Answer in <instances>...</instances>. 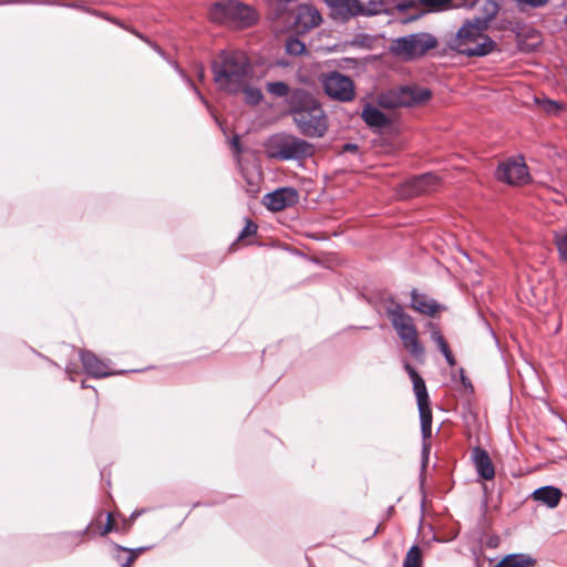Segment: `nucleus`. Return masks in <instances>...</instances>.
<instances>
[{
	"label": "nucleus",
	"mask_w": 567,
	"mask_h": 567,
	"mask_svg": "<svg viewBox=\"0 0 567 567\" xmlns=\"http://www.w3.org/2000/svg\"><path fill=\"white\" fill-rule=\"evenodd\" d=\"M326 94L339 102H350L355 96L354 83L351 78L332 71L324 74L321 80Z\"/></svg>",
	"instance_id": "nucleus-9"
},
{
	"label": "nucleus",
	"mask_w": 567,
	"mask_h": 567,
	"mask_svg": "<svg viewBox=\"0 0 567 567\" xmlns=\"http://www.w3.org/2000/svg\"><path fill=\"white\" fill-rule=\"evenodd\" d=\"M431 91L419 86H401L379 96V105L386 109L412 106L430 100Z\"/></svg>",
	"instance_id": "nucleus-7"
},
{
	"label": "nucleus",
	"mask_w": 567,
	"mask_h": 567,
	"mask_svg": "<svg viewBox=\"0 0 567 567\" xmlns=\"http://www.w3.org/2000/svg\"><path fill=\"white\" fill-rule=\"evenodd\" d=\"M286 101L289 114L302 135L322 137L326 134L328 116L312 93L305 89H295Z\"/></svg>",
	"instance_id": "nucleus-1"
},
{
	"label": "nucleus",
	"mask_w": 567,
	"mask_h": 567,
	"mask_svg": "<svg viewBox=\"0 0 567 567\" xmlns=\"http://www.w3.org/2000/svg\"><path fill=\"white\" fill-rule=\"evenodd\" d=\"M264 146L267 157L277 161H302L315 153V146L311 143L288 133L269 136Z\"/></svg>",
	"instance_id": "nucleus-4"
},
{
	"label": "nucleus",
	"mask_w": 567,
	"mask_h": 567,
	"mask_svg": "<svg viewBox=\"0 0 567 567\" xmlns=\"http://www.w3.org/2000/svg\"><path fill=\"white\" fill-rule=\"evenodd\" d=\"M266 87L270 94H272L277 97L286 96L288 99L292 92V91H290L288 84H286L285 82H281V81L269 82V83H267Z\"/></svg>",
	"instance_id": "nucleus-23"
},
{
	"label": "nucleus",
	"mask_w": 567,
	"mask_h": 567,
	"mask_svg": "<svg viewBox=\"0 0 567 567\" xmlns=\"http://www.w3.org/2000/svg\"><path fill=\"white\" fill-rule=\"evenodd\" d=\"M536 559L527 554H511L493 565V567H533Z\"/></svg>",
	"instance_id": "nucleus-20"
},
{
	"label": "nucleus",
	"mask_w": 567,
	"mask_h": 567,
	"mask_svg": "<svg viewBox=\"0 0 567 567\" xmlns=\"http://www.w3.org/2000/svg\"><path fill=\"white\" fill-rule=\"evenodd\" d=\"M240 92H243L245 94L246 101L252 105L259 104L264 97V95L259 89L251 87V86H249L248 83L245 85V87Z\"/></svg>",
	"instance_id": "nucleus-24"
},
{
	"label": "nucleus",
	"mask_w": 567,
	"mask_h": 567,
	"mask_svg": "<svg viewBox=\"0 0 567 567\" xmlns=\"http://www.w3.org/2000/svg\"><path fill=\"white\" fill-rule=\"evenodd\" d=\"M439 350L441 351V353L444 355L445 353L450 352V347L447 343L443 344L441 348H439Z\"/></svg>",
	"instance_id": "nucleus-42"
},
{
	"label": "nucleus",
	"mask_w": 567,
	"mask_h": 567,
	"mask_svg": "<svg viewBox=\"0 0 567 567\" xmlns=\"http://www.w3.org/2000/svg\"><path fill=\"white\" fill-rule=\"evenodd\" d=\"M458 373H460V380H461L463 386L472 389L471 380L465 375V371L463 368L458 369Z\"/></svg>",
	"instance_id": "nucleus-36"
},
{
	"label": "nucleus",
	"mask_w": 567,
	"mask_h": 567,
	"mask_svg": "<svg viewBox=\"0 0 567 567\" xmlns=\"http://www.w3.org/2000/svg\"><path fill=\"white\" fill-rule=\"evenodd\" d=\"M519 3L527 4L532 8H539L547 3V0H516Z\"/></svg>",
	"instance_id": "nucleus-35"
},
{
	"label": "nucleus",
	"mask_w": 567,
	"mask_h": 567,
	"mask_svg": "<svg viewBox=\"0 0 567 567\" xmlns=\"http://www.w3.org/2000/svg\"><path fill=\"white\" fill-rule=\"evenodd\" d=\"M421 433H422V439H423L422 457H423V465H425V463L429 460V454H430V444L426 443V441L432 435V425L421 426Z\"/></svg>",
	"instance_id": "nucleus-26"
},
{
	"label": "nucleus",
	"mask_w": 567,
	"mask_h": 567,
	"mask_svg": "<svg viewBox=\"0 0 567 567\" xmlns=\"http://www.w3.org/2000/svg\"><path fill=\"white\" fill-rule=\"evenodd\" d=\"M444 358L450 367H454L456 364V360L452 353V351L444 354Z\"/></svg>",
	"instance_id": "nucleus-38"
},
{
	"label": "nucleus",
	"mask_w": 567,
	"mask_h": 567,
	"mask_svg": "<svg viewBox=\"0 0 567 567\" xmlns=\"http://www.w3.org/2000/svg\"><path fill=\"white\" fill-rule=\"evenodd\" d=\"M209 16L214 22L236 28L249 27L257 19L249 6L234 0L216 2L210 8Z\"/></svg>",
	"instance_id": "nucleus-6"
},
{
	"label": "nucleus",
	"mask_w": 567,
	"mask_h": 567,
	"mask_svg": "<svg viewBox=\"0 0 567 567\" xmlns=\"http://www.w3.org/2000/svg\"><path fill=\"white\" fill-rule=\"evenodd\" d=\"M561 496V491L551 485L539 487L533 492V498L549 508L557 507Z\"/></svg>",
	"instance_id": "nucleus-17"
},
{
	"label": "nucleus",
	"mask_w": 567,
	"mask_h": 567,
	"mask_svg": "<svg viewBox=\"0 0 567 567\" xmlns=\"http://www.w3.org/2000/svg\"><path fill=\"white\" fill-rule=\"evenodd\" d=\"M80 359L85 372L93 378H105L114 374L109 365L91 351L81 350Z\"/></svg>",
	"instance_id": "nucleus-13"
},
{
	"label": "nucleus",
	"mask_w": 567,
	"mask_h": 567,
	"mask_svg": "<svg viewBox=\"0 0 567 567\" xmlns=\"http://www.w3.org/2000/svg\"><path fill=\"white\" fill-rule=\"evenodd\" d=\"M113 529V519H112V515L111 514H107V523L105 525V529H104V533H109Z\"/></svg>",
	"instance_id": "nucleus-40"
},
{
	"label": "nucleus",
	"mask_w": 567,
	"mask_h": 567,
	"mask_svg": "<svg viewBox=\"0 0 567 567\" xmlns=\"http://www.w3.org/2000/svg\"><path fill=\"white\" fill-rule=\"evenodd\" d=\"M471 457L476 473L481 478L485 481H491L494 478L495 467L488 453L485 450L478 446L474 447L471 452Z\"/></svg>",
	"instance_id": "nucleus-15"
},
{
	"label": "nucleus",
	"mask_w": 567,
	"mask_h": 567,
	"mask_svg": "<svg viewBox=\"0 0 567 567\" xmlns=\"http://www.w3.org/2000/svg\"><path fill=\"white\" fill-rule=\"evenodd\" d=\"M496 176L509 185H523L529 181L528 167L523 157H512L499 163Z\"/></svg>",
	"instance_id": "nucleus-10"
},
{
	"label": "nucleus",
	"mask_w": 567,
	"mask_h": 567,
	"mask_svg": "<svg viewBox=\"0 0 567 567\" xmlns=\"http://www.w3.org/2000/svg\"><path fill=\"white\" fill-rule=\"evenodd\" d=\"M429 329L431 331V339L433 342L436 343L437 348H441L443 344L447 343L442 332L440 331L437 324L430 322Z\"/></svg>",
	"instance_id": "nucleus-30"
},
{
	"label": "nucleus",
	"mask_w": 567,
	"mask_h": 567,
	"mask_svg": "<svg viewBox=\"0 0 567 567\" xmlns=\"http://www.w3.org/2000/svg\"><path fill=\"white\" fill-rule=\"evenodd\" d=\"M489 19L484 17L466 20L451 41V48L466 56H485L492 53L496 43L484 34Z\"/></svg>",
	"instance_id": "nucleus-3"
},
{
	"label": "nucleus",
	"mask_w": 567,
	"mask_h": 567,
	"mask_svg": "<svg viewBox=\"0 0 567 567\" xmlns=\"http://www.w3.org/2000/svg\"><path fill=\"white\" fill-rule=\"evenodd\" d=\"M66 373H71V369L69 367H66Z\"/></svg>",
	"instance_id": "nucleus-45"
},
{
	"label": "nucleus",
	"mask_w": 567,
	"mask_h": 567,
	"mask_svg": "<svg viewBox=\"0 0 567 567\" xmlns=\"http://www.w3.org/2000/svg\"><path fill=\"white\" fill-rule=\"evenodd\" d=\"M422 549L419 546H412L405 555L402 567H421Z\"/></svg>",
	"instance_id": "nucleus-22"
},
{
	"label": "nucleus",
	"mask_w": 567,
	"mask_h": 567,
	"mask_svg": "<svg viewBox=\"0 0 567 567\" xmlns=\"http://www.w3.org/2000/svg\"><path fill=\"white\" fill-rule=\"evenodd\" d=\"M437 41L434 37L427 33H414L406 37L398 38L393 41L391 50L396 55L405 59H413L421 56L429 50L435 48Z\"/></svg>",
	"instance_id": "nucleus-8"
},
{
	"label": "nucleus",
	"mask_w": 567,
	"mask_h": 567,
	"mask_svg": "<svg viewBox=\"0 0 567 567\" xmlns=\"http://www.w3.org/2000/svg\"><path fill=\"white\" fill-rule=\"evenodd\" d=\"M404 370L409 374L416 396L417 405L430 403L425 382L419 372L409 363H404Z\"/></svg>",
	"instance_id": "nucleus-18"
},
{
	"label": "nucleus",
	"mask_w": 567,
	"mask_h": 567,
	"mask_svg": "<svg viewBox=\"0 0 567 567\" xmlns=\"http://www.w3.org/2000/svg\"><path fill=\"white\" fill-rule=\"evenodd\" d=\"M257 231V226L255 223H252L251 220L247 219L246 221V226L244 227V229L240 231V235H239V239L241 238H246L248 236H251L254 235L255 233Z\"/></svg>",
	"instance_id": "nucleus-33"
},
{
	"label": "nucleus",
	"mask_w": 567,
	"mask_h": 567,
	"mask_svg": "<svg viewBox=\"0 0 567 567\" xmlns=\"http://www.w3.org/2000/svg\"><path fill=\"white\" fill-rule=\"evenodd\" d=\"M286 51L291 55H300L307 51L306 44L297 38H289L286 42Z\"/></svg>",
	"instance_id": "nucleus-25"
},
{
	"label": "nucleus",
	"mask_w": 567,
	"mask_h": 567,
	"mask_svg": "<svg viewBox=\"0 0 567 567\" xmlns=\"http://www.w3.org/2000/svg\"><path fill=\"white\" fill-rule=\"evenodd\" d=\"M145 550L144 547H140L136 549H126L122 548L121 551L125 555V558L123 559L122 567H131L132 564H134L136 557Z\"/></svg>",
	"instance_id": "nucleus-27"
},
{
	"label": "nucleus",
	"mask_w": 567,
	"mask_h": 567,
	"mask_svg": "<svg viewBox=\"0 0 567 567\" xmlns=\"http://www.w3.org/2000/svg\"><path fill=\"white\" fill-rule=\"evenodd\" d=\"M444 358L450 367H454L456 364V360L452 353V351L444 354Z\"/></svg>",
	"instance_id": "nucleus-39"
},
{
	"label": "nucleus",
	"mask_w": 567,
	"mask_h": 567,
	"mask_svg": "<svg viewBox=\"0 0 567 567\" xmlns=\"http://www.w3.org/2000/svg\"><path fill=\"white\" fill-rule=\"evenodd\" d=\"M141 513H142V512H134V513L132 514V516H131V517H132V518H136L138 515H141Z\"/></svg>",
	"instance_id": "nucleus-44"
},
{
	"label": "nucleus",
	"mask_w": 567,
	"mask_h": 567,
	"mask_svg": "<svg viewBox=\"0 0 567 567\" xmlns=\"http://www.w3.org/2000/svg\"><path fill=\"white\" fill-rule=\"evenodd\" d=\"M231 147L233 150L239 154L241 152V148H240V143H239V137L237 135H235L233 138H231Z\"/></svg>",
	"instance_id": "nucleus-37"
},
{
	"label": "nucleus",
	"mask_w": 567,
	"mask_h": 567,
	"mask_svg": "<svg viewBox=\"0 0 567 567\" xmlns=\"http://www.w3.org/2000/svg\"><path fill=\"white\" fill-rule=\"evenodd\" d=\"M544 110L551 115H557L561 111V105L555 101L547 100L544 102Z\"/></svg>",
	"instance_id": "nucleus-31"
},
{
	"label": "nucleus",
	"mask_w": 567,
	"mask_h": 567,
	"mask_svg": "<svg viewBox=\"0 0 567 567\" xmlns=\"http://www.w3.org/2000/svg\"><path fill=\"white\" fill-rule=\"evenodd\" d=\"M441 184L436 174L425 173L410 178L402 184L399 195L401 197H412L435 190Z\"/></svg>",
	"instance_id": "nucleus-11"
},
{
	"label": "nucleus",
	"mask_w": 567,
	"mask_h": 567,
	"mask_svg": "<svg viewBox=\"0 0 567 567\" xmlns=\"http://www.w3.org/2000/svg\"><path fill=\"white\" fill-rule=\"evenodd\" d=\"M554 243L560 260L567 264V226L554 233Z\"/></svg>",
	"instance_id": "nucleus-21"
},
{
	"label": "nucleus",
	"mask_w": 567,
	"mask_h": 567,
	"mask_svg": "<svg viewBox=\"0 0 567 567\" xmlns=\"http://www.w3.org/2000/svg\"><path fill=\"white\" fill-rule=\"evenodd\" d=\"M421 426L432 425V410L430 403L417 405Z\"/></svg>",
	"instance_id": "nucleus-28"
},
{
	"label": "nucleus",
	"mask_w": 567,
	"mask_h": 567,
	"mask_svg": "<svg viewBox=\"0 0 567 567\" xmlns=\"http://www.w3.org/2000/svg\"><path fill=\"white\" fill-rule=\"evenodd\" d=\"M176 70L178 71V73L185 79V81L188 83V85L194 90V92L198 95V97L200 99V101L206 104L207 101L206 99L202 95V93L197 90V87L194 85L193 81L186 75L184 74V72L182 70L178 69V66H176Z\"/></svg>",
	"instance_id": "nucleus-34"
},
{
	"label": "nucleus",
	"mask_w": 567,
	"mask_h": 567,
	"mask_svg": "<svg viewBox=\"0 0 567 567\" xmlns=\"http://www.w3.org/2000/svg\"><path fill=\"white\" fill-rule=\"evenodd\" d=\"M355 148H357V145H354V144H347V145L344 146V150H347V151H353V150H355Z\"/></svg>",
	"instance_id": "nucleus-43"
},
{
	"label": "nucleus",
	"mask_w": 567,
	"mask_h": 567,
	"mask_svg": "<svg viewBox=\"0 0 567 567\" xmlns=\"http://www.w3.org/2000/svg\"><path fill=\"white\" fill-rule=\"evenodd\" d=\"M429 329L431 331V339L433 342L436 343L437 348H441L443 344L447 343L442 332L440 331L437 324L430 322Z\"/></svg>",
	"instance_id": "nucleus-29"
},
{
	"label": "nucleus",
	"mask_w": 567,
	"mask_h": 567,
	"mask_svg": "<svg viewBox=\"0 0 567 567\" xmlns=\"http://www.w3.org/2000/svg\"><path fill=\"white\" fill-rule=\"evenodd\" d=\"M214 81L218 89L239 93L250 79V62L241 51H224L213 62Z\"/></svg>",
	"instance_id": "nucleus-2"
},
{
	"label": "nucleus",
	"mask_w": 567,
	"mask_h": 567,
	"mask_svg": "<svg viewBox=\"0 0 567 567\" xmlns=\"http://www.w3.org/2000/svg\"><path fill=\"white\" fill-rule=\"evenodd\" d=\"M424 6L443 9L447 7L453 0H420Z\"/></svg>",
	"instance_id": "nucleus-32"
},
{
	"label": "nucleus",
	"mask_w": 567,
	"mask_h": 567,
	"mask_svg": "<svg viewBox=\"0 0 567 567\" xmlns=\"http://www.w3.org/2000/svg\"><path fill=\"white\" fill-rule=\"evenodd\" d=\"M299 194L292 187L278 188L262 197V204L271 212H280L296 205Z\"/></svg>",
	"instance_id": "nucleus-12"
},
{
	"label": "nucleus",
	"mask_w": 567,
	"mask_h": 567,
	"mask_svg": "<svg viewBox=\"0 0 567 567\" xmlns=\"http://www.w3.org/2000/svg\"><path fill=\"white\" fill-rule=\"evenodd\" d=\"M361 116H362V120L370 127L382 128V127H386L390 124V121L385 116V114L382 113L377 107L371 106V105H367L363 109Z\"/></svg>",
	"instance_id": "nucleus-19"
},
{
	"label": "nucleus",
	"mask_w": 567,
	"mask_h": 567,
	"mask_svg": "<svg viewBox=\"0 0 567 567\" xmlns=\"http://www.w3.org/2000/svg\"><path fill=\"white\" fill-rule=\"evenodd\" d=\"M385 313L405 350L415 359L423 358L424 348L419 340V332L413 318L394 300H390L385 305Z\"/></svg>",
	"instance_id": "nucleus-5"
},
{
	"label": "nucleus",
	"mask_w": 567,
	"mask_h": 567,
	"mask_svg": "<svg viewBox=\"0 0 567 567\" xmlns=\"http://www.w3.org/2000/svg\"><path fill=\"white\" fill-rule=\"evenodd\" d=\"M411 307L426 316H434L442 308L434 299L424 293H419L416 290L411 292Z\"/></svg>",
	"instance_id": "nucleus-16"
},
{
	"label": "nucleus",
	"mask_w": 567,
	"mask_h": 567,
	"mask_svg": "<svg viewBox=\"0 0 567 567\" xmlns=\"http://www.w3.org/2000/svg\"><path fill=\"white\" fill-rule=\"evenodd\" d=\"M197 76H198L199 81H203L205 78V70L202 65L197 70Z\"/></svg>",
	"instance_id": "nucleus-41"
},
{
	"label": "nucleus",
	"mask_w": 567,
	"mask_h": 567,
	"mask_svg": "<svg viewBox=\"0 0 567 567\" xmlns=\"http://www.w3.org/2000/svg\"><path fill=\"white\" fill-rule=\"evenodd\" d=\"M321 20L320 12L315 7L303 4L297 10L295 24L298 31L306 32L318 27Z\"/></svg>",
	"instance_id": "nucleus-14"
}]
</instances>
